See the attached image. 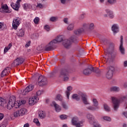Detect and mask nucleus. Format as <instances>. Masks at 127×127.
I'll list each match as a JSON object with an SVG mask.
<instances>
[{
	"label": "nucleus",
	"mask_w": 127,
	"mask_h": 127,
	"mask_svg": "<svg viewBox=\"0 0 127 127\" xmlns=\"http://www.w3.org/2000/svg\"><path fill=\"white\" fill-rule=\"evenodd\" d=\"M15 96H10L8 100L4 99L0 97V106L2 109H7V110H11L13 107L16 109L19 108L21 105H24L26 101L24 100H21L17 101V103H15Z\"/></svg>",
	"instance_id": "f257e3e1"
},
{
	"label": "nucleus",
	"mask_w": 127,
	"mask_h": 127,
	"mask_svg": "<svg viewBox=\"0 0 127 127\" xmlns=\"http://www.w3.org/2000/svg\"><path fill=\"white\" fill-rule=\"evenodd\" d=\"M111 100L113 104V109L115 112L118 111V109L120 107V103H123V102H126L127 101V95H122L117 98L115 97H111Z\"/></svg>",
	"instance_id": "f03ea898"
},
{
	"label": "nucleus",
	"mask_w": 127,
	"mask_h": 127,
	"mask_svg": "<svg viewBox=\"0 0 127 127\" xmlns=\"http://www.w3.org/2000/svg\"><path fill=\"white\" fill-rule=\"evenodd\" d=\"M80 97L81 98H80ZM72 100H76V101H79L80 100H82L84 105H90V103L88 102V98L87 95L82 92L77 94H73L71 96Z\"/></svg>",
	"instance_id": "7ed1b4c3"
},
{
	"label": "nucleus",
	"mask_w": 127,
	"mask_h": 127,
	"mask_svg": "<svg viewBox=\"0 0 127 127\" xmlns=\"http://www.w3.org/2000/svg\"><path fill=\"white\" fill-rule=\"evenodd\" d=\"M60 78H63L64 82H67L69 80V71L67 69L61 70L59 75Z\"/></svg>",
	"instance_id": "20e7f679"
},
{
	"label": "nucleus",
	"mask_w": 127,
	"mask_h": 127,
	"mask_svg": "<svg viewBox=\"0 0 127 127\" xmlns=\"http://www.w3.org/2000/svg\"><path fill=\"white\" fill-rule=\"evenodd\" d=\"M93 103V106H89L86 107L87 110L89 111H98V110H100V106H99V102L96 99H93L92 100Z\"/></svg>",
	"instance_id": "39448f33"
},
{
	"label": "nucleus",
	"mask_w": 127,
	"mask_h": 127,
	"mask_svg": "<svg viewBox=\"0 0 127 127\" xmlns=\"http://www.w3.org/2000/svg\"><path fill=\"white\" fill-rule=\"evenodd\" d=\"M107 72L106 74V77L108 80H111L114 76V72H115V67L113 66H109L107 67Z\"/></svg>",
	"instance_id": "423d86ee"
},
{
	"label": "nucleus",
	"mask_w": 127,
	"mask_h": 127,
	"mask_svg": "<svg viewBox=\"0 0 127 127\" xmlns=\"http://www.w3.org/2000/svg\"><path fill=\"white\" fill-rule=\"evenodd\" d=\"M38 82L39 86H45L47 85V78L42 75L39 76Z\"/></svg>",
	"instance_id": "0eeeda50"
},
{
	"label": "nucleus",
	"mask_w": 127,
	"mask_h": 127,
	"mask_svg": "<svg viewBox=\"0 0 127 127\" xmlns=\"http://www.w3.org/2000/svg\"><path fill=\"white\" fill-rule=\"evenodd\" d=\"M21 19L19 17H17L15 18V19H14L13 20V23H12V27L15 30H16L17 29V26L21 23V22L20 21Z\"/></svg>",
	"instance_id": "6e6552de"
},
{
	"label": "nucleus",
	"mask_w": 127,
	"mask_h": 127,
	"mask_svg": "<svg viewBox=\"0 0 127 127\" xmlns=\"http://www.w3.org/2000/svg\"><path fill=\"white\" fill-rule=\"evenodd\" d=\"M0 12L2 13H10L11 10L8 9V6L7 4L1 5V8H0Z\"/></svg>",
	"instance_id": "1a4fd4ad"
},
{
	"label": "nucleus",
	"mask_w": 127,
	"mask_h": 127,
	"mask_svg": "<svg viewBox=\"0 0 127 127\" xmlns=\"http://www.w3.org/2000/svg\"><path fill=\"white\" fill-rule=\"evenodd\" d=\"M34 88V86L32 85V84H30L23 90L22 92V95H23L24 96H25V95H27V94H28L29 92L32 91V90H33Z\"/></svg>",
	"instance_id": "9d476101"
},
{
	"label": "nucleus",
	"mask_w": 127,
	"mask_h": 127,
	"mask_svg": "<svg viewBox=\"0 0 127 127\" xmlns=\"http://www.w3.org/2000/svg\"><path fill=\"white\" fill-rule=\"evenodd\" d=\"M55 47V44L52 41L45 47V51H51V50L54 49Z\"/></svg>",
	"instance_id": "9b49d317"
},
{
	"label": "nucleus",
	"mask_w": 127,
	"mask_h": 127,
	"mask_svg": "<svg viewBox=\"0 0 127 127\" xmlns=\"http://www.w3.org/2000/svg\"><path fill=\"white\" fill-rule=\"evenodd\" d=\"M124 38H123V36H121V44L119 48V50L122 54V55H125V48H124Z\"/></svg>",
	"instance_id": "f8f14e48"
},
{
	"label": "nucleus",
	"mask_w": 127,
	"mask_h": 127,
	"mask_svg": "<svg viewBox=\"0 0 127 127\" xmlns=\"http://www.w3.org/2000/svg\"><path fill=\"white\" fill-rule=\"evenodd\" d=\"M71 44H72V43H71L70 40L65 39L63 41V45L65 48H66V49H68V48L71 47Z\"/></svg>",
	"instance_id": "ddd939ff"
},
{
	"label": "nucleus",
	"mask_w": 127,
	"mask_h": 127,
	"mask_svg": "<svg viewBox=\"0 0 127 127\" xmlns=\"http://www.w3.org/2000/svg\"><path fill=\"white\" fill-rule=\"evenodd\" d=\"M111 29L114 33V35H116V33H118L120 31V27H119V25L117 24H114L112 25Z\"/></svg>",
	"instance_id": "4468645a"
},
{
	"label": "nucleus",
	"mask_w": 127,
	"mask_h": 127,
	"mask_svg": "<svg viewBox=\"0 0 127 127\" xmlns=\"http://www.w3.org/2000/svg\"><path fill=\"white\" fill-rule=\"evenodd\" d=\"M23 62H24L23 58H18L14 61L13 63L14 65L18 66L19 65H21Z\"/></svg>",
	"instance_id": "2eb2a0df"
},
{
	"label": "nucleus",
	"mask_w": 127,
	"mask_h": 127,
	"mask_svg": "<svg viewBox=\"0 0 127 127\" xmlns=\"http://www.w3.org/2000/svg\"><path fill=\"white\" fill-rule=\"evenodd\" d=\"M72 124L73 126H76V127H82V126L81 124H82V122H80V123L77 122V118H73L71 120Z\"/></svg>",
	"instance_id": "dca6fc26"
},
{
	"label": "nucleus",
	"mask_w": 127,
	"mask_h": 127,
	"mask_svg": "<svg viewBox=\"0 0 127 127\" xmlns=\"http://www.w3.org/2000/svg\"><path fill=\"white\" fill-rule=\"evenodd\" d=\"M104 51L106 55L105 58L107 60L106 62H109L111 60V52L109 49L105 50Z\"/></svg>",
	"instance_id": "f3484780"
},
{
	"label": "nucleus",
	"mask_w": 127,
	"mask_h": 127,
	"mask_svg": "<svg viewBox=\"0 0 127 127\" xmlns=\"http://www.w3.org/2000/svg\"><path fill=\"white\" fill-rule=\"evenodd\" d=\"M38 100H39V97H37L36 96H34L32 98H29V105L32 106L33 105H34L35 103H36V101H38Z\"/></svg>",
	"instance_id": "a211bd4d"
},
{
	"label": "nucleus",
	"mask_w": 127,
	"mask_h": 127,
	"mask_svg": "<svg viewBox=\"0 0 127 127\" xmlns=\"http://www.w3.org/2000/svg\"><path fill=\"white\" fill-rule=\"evenodd\" d=\"M10 68L8 67H5L1 73V77H4L8 74V72H10Z\"/></svg>",
	"instance_id": "6ab92c4d"
},
{
	"label": "nucleus",
	"mask_w": 127,
	"mask_h": 127,
	"mask_svg": "<svg viewBox=\"0 0 127 127\" xmlns=\"http://www.w3.org/2000/svg\"><path fill=\"white\" fill-rule=\"evenodd\" d=\"M92 67L85 68L83 71V74L86 76H89L90 74H92Z\"/></svg>",
	"instance_id": "aec40b11"
},
{
	"label": "nucleus",
	"mask_w": 127,
	"mask_h": 127,
	"mask_svg": "<svg viewBox=\"0 0 127 127\" xmlns=\"http://www.w3.org/2000/svg\"><path fill=\"white\" fill-rule=\"evenodd\" d=\"M52 41H53L54 44H56V43H58V42H62V41H63V37L62 36H58L56 39H54Z\"/></svg>",
	"instance_id": "412c9836"
},
{
	"label": "nucleus",
	"mask_w": 127,
	"mask_h": 127,
	"mask_svg": "<svg viewBox=\"0 0 127 127\" xmlns=\"http://www.w3.org/2000/svg\"><path fill=\"white\" fill-rule=\"evenodd\" d=\"M52 104L55 108L56 111L57 113H59V112H60V111H61V107H60V106H59V105H58V104H56V102H55V101H53Z\"/></svg>",
	"instance_id": "4be33fe9"
},
{
	"label": "nucleus",
	"mask_w": 127,
	"mask_h": 127,
	"mask_svg": "<svg viewBox=\"0 0 127 127\" xmlns=\"http://www.w3.org/2000/svg\"><path fill=\"white\" fill-rule=\"evenodd\" d=\"M73 90V87L72 86H69L67 87V90L65 91V94L66 95V98L69 99V97L70 96V92Z\"/></svg>",
	"instance_id": "5701e85b"
},
{
	"label": "nucleus",
	"mask_w": 127,
	"mask_h": 127,
	"mask_svg": "<svg viewBox=\"0 0 127 127\" xmlns=\"http://www.w3.org/2000/svg\"><path fill=\"white\" fill-rule=\"evenodd\" d=\"M106 11L109 18H114V17H115V16L114 15V12H112V10H111L109 9H106Z\"/></svg>",
	"instance_id": "b1692460"
},
{
	"label": "nucleus",
	"mask_w": 127,
	"mask_h": 127,
	"mask_svg": "<svg viewBox=\"0 0 127 127\" xmlns=\"http://www.w3.org/2000/svg\"><path fill=\"white\" fill-rule=\"evenodd\" d=\"M24 29H20L18 31L17 33V35L19 37H23V36H24Z\"/></svg>",
	"instance_id": "393cba45"
},
{
	"label": "nucleus",
	"mask_w": 127,
	"mask_h": 127,
	"mask_svg": "<svg viewBox=\"0 0 127 127\" xmlns=\"http://www.w3.org/2000/svg\"><path fill=\"white\" fill-rule=\"evenodd\" d=\"M84 32V28H81L75 30L74 31V33L75 35H77L78 36L80 35L82 33V32Z\"/></svg>",
	"instance_id": "a878e982"
},
{
	"label": "nucleus",
	"mask_w": 127,
	"mask_h": 127,
	"mask_svg": "<svg viewBox=\"0 0 127 127\" xmlns=\"http://www.w3.org/2000/svg\"><path fill=\"white\" fill-rule=\"evenodd\" d=\"M87 118L88 120H89V123L90 124H92L93 123V122L95 119V117H94V116H93L91 114H88L87 115Z\"/></svg>",
	"instance_id": "bb28decb"
},
{
	"label": "nucleus",
	"mask_w": 127,
	"mask_h": 127,
	"mask_svg": "<svg viewBox=\"0 0 127 127\" xmlns=\"http://www.w3.org/2000/svg\"><path fill=\"white\" fill-rule=\"evenodd\" d=\"M38 114L40 119H45V117H46V113H45V112L41 111L39 112Z\"/></svg>",
	"instance_id": "cd10ccee"
},
{
	"label": "nucleus",
	"mask_w": 127,
	"mask_h": 127,
	"mask_svg": "<svg viewBox=\"0 0 127 127\" xmlns=\"http://www.w3.org/2000/svg\"><path fill=\"white\" fill-rule=\"evenodd\" d=\"M11 6L15 10L18 11V9H19V5L18 4L12 2L11 3Z\"/></svg>",
	"instance_id": "c85d7f7f"
},
{
	"label": "nucleus",
	"mask_w": 127,
	"mask_h": 127,
	"mask_svg": "<svg viewBox=\"0 0 127 127\" xmlns=\"http://www.w3.org/2000/svg\"><path fill=\"white\" fill-rule=\"evenodd\" d=\"M19 111L20 112V115L21 116H24L25 114L27 113V110H26L25 108H22Z\"/></svg>",
	"instance_id": "c756f323"
},
{
	"label": "nucleus",
	"mask_w": 127,
	"mask_h": 127,
	"mask_svg": "<svg viewBox=\"0 0 127 127\" xmlns=\"http://www.w3.org/2000/svg\"><path fill=\"white\" fill-rule=\"evenodd\" d=\"M111 92H120V87L114 86L110 88Z\"/></svg>",
	"instance_id": "7c9ffc66"
},
{
	"label": "nucleus",
	"mask_w": 127,
	"mask_h": 127,
	"mask_svg": "<svg viewBox=\"0 0 127 127\" xmlns=\"http://www.w3.org/2000/svg\"><path fill=\"white\" fill-rule=\"evenodd\" d=\"M70 40H71L72 42H74V43H78L79 42V40H78V38L72 36L70 38Z\"/></svg>",
	"instance_id": "2f4dec72"
},
{
	"label": "nucleus",
	"mask_w": 127,
	"mask_h": 127,
	"mask_svg": "<svg viewBox=\"0 0 127 127\" xmlns=\"http://www.w3.org/2000/svg\"><path fill=\"white\" fill-rule=\"evenodd\" d=\"M92 72H94V73H96V74H100L101 73V70L99 69V68H94L92 67Z\"/></svg>",
	"instance_id": "473e14b6"
},
{
	"label": "nucleus",
	"mask_w": 127,
	"mask_h": 127,
	"mask_svg": "<svg viewBox=\"0 0 127 127\" xmlns=\"http://www.w3.org/2000/svg\"><path fill=\"white\" fill-rule=\"evenodd\" d=\"M101 43H103V44L106 45L108 44V39L106 38H102L101 39Z\"/></svg>",
	"instance_id": "72a5a7b5"
},
{
	"label": "nucleus",
	"mask_w": 127,
	"mask_h": 127,
	"mask_svg": "<svg viewBox=\"0 0 127 127\" xmlns=\"http://www.w3.org/2000/svg\"><path fill=\"white\" fill-rule=\"evenodd\" d=\"M63 100V97H62V95L60 94H58L56 97V101H60L61 102H62Z\"/></svg>",
	"instance_id": "f704fd0d"
},
{
	"label": "nucleus",
	"mask_w": 127,
	"mask_h": 127,
	"mask_svg": "<svg viewBox=\"0 0 127 127\" xmlns=\"http://www.w3.org/2000/svg\"><path fill=\"white\" fill-rule=\"evenodd\" d=\"M114 48H115V44L111 43L109 47L107 49H109V52H111V51H113V50H114Z\"/></svg>",
	"instance_id": "c9c22d12"
},
{
	"label": "nucleus",
	"mask_w": 127,
	"mask_h": 127,
	"mask_svg": "<svg viewBox=\"0 0 127 127\" xmlns=\"http://www.w3.org/2000/svg\"><path fill=\"white\" fill-rule=\"evenodd\" d=\"M13 115H14V117H15V118H17L18 117H21V115H20V112L19 110H18V111L14 112Z\"/></svg>",
	"instance_id": "e433bc0d"
},
{
	"label": "nucleus",
	"mask_w": 127,
	"mask_h": 127,
	"mask_svg": "<svg viewBox=\"0 0 127 127\" xmlns=\"http://www.w3.org/2000/svg\"><path fill=\"white\" fill-rule=\"evenodd\" d=\"M94 28H95V25H94V23H92L89 24L88 29H89V30H93Z\"/></svg>",
	"instance_id": "4c0bfd02"
},
{
	"label": "nucleus",
	"mask_w": 127,
	"mask_h": 127,
	"mask_svg": "<svg viewBox=\"0 0 127 127\" xmlns=\"http://www.w3.org/2000/svg\"><path fill=\"white\" fill-rule=\"evenodd\" d=\"M74 29V24H70L67 27L68 30H73Z\"/></svg>",
	"instance_id": "58836bf2"
},
{
	"label": "nucleus",
	"mask_w": 127,
	"mask_h": 127,
	"mask_svg": "<svg viewBox=\"0 0 127 127\" xmlns=\"http://www.w3.org/2000/svg\"><path fill=\"white\" fill-rule=\"evenodd\" d=\"M104 108L106 112H110V107H109L108 105H107L106 104H104Z\"/></svg>",
	"instance_id": "ea45409f"
},
{
	"label": "nucleus",
	"mask_w": 127,
	"mask_h": 127,
	"mask_svg": "<svg viewBox=\"0 0 127 127\" xmlns=\"http://www.w3.org/2000/svg\"><path fill=\"white\" fill-rule=\"evenodd\" d=\"M107 2L110 3V4H114L117 2V0H108Z\"/></svg>",
	"instance_id": "a19ab883"
},
{
	"label": "nucleus",
	"mask_w": 127,
	"mask_h": 127,
	"mask_svg": "<svg viewBox=\"0 0 127 127\" xmlns=\"http://www.w3.org/2000/svg\"><path fill=\"white\" fill-rule=\"evenodd\" d=\"M62 106L65 110H68V106L65 102H63L62 103Z\"/></svg>",
	"instance_id": "79ce46f5"
},
{
	"label": "nucleus",
	"mask_w": 127,
	"mask_h": 127,
	"mask_svg": "<svg viewBox=\"0 0 127 127\" xmlns=\"http://www.w3.org/2000/svg\"><path fill=\"white\" fill-rule=\"evenodd\" d=\"M103 119V120H104V121H107V122H111V119L110 118V117H109L108 116H104Z\"/></svg>",
	"instance_id": "37998d69"
},
{
	"label": "nucleus",
	"mask_w": 127,
	"mask_h": 127,
	"mask_svg": "<svg viewBox=\"0 0 127 127\" xmlns=\"http://www.w3.org/2000/svg\"><path fill=\"white\" fill-rule=\"evenodd\" d=\"M60 118L61 120H66L67 118H68V116H67V115H61L60 116Z\"/></svg>",
	"instance_id": "c03bdc74"
},
{
	"label": "nucleus",
	"mask_w": 127,
	"mask_h": 127,
	"mask_svg": "<svg viewBox=\"0 0 127 127\" xmlns=\"http://www.w3.org/2000/svg\"><path fill=\"white\" fill-rule=\"evenodd\" d=\"M34 22L35 24H38L39 23V17H36L35 19H34Z\"/></svg>",
	"instance_id": "a18cd8bd"
},
{
	"label": "nucleus",
	"mask_w": 127,
	"mask_h": 127,
	"mask_svg": "<svg viewBox=\"0 0 127 127\" xmlns=\"http://www.w3.org/2000/svg\"><path fill=\"white\" fill-rule=\"evenodd\" d=\"M33 122L34 123H35V124H36L37 126H38V127L40 126V123H39V121H38L37 119H34Z\"/></svg>",
	"instance_id": "49530a36"
},
{
	"label": "nucleus",
	"mask_w": 127,
	"mask_h": 127,
	"mask_svg": "<svg viewBox=\"0 0 127 127\" xmlns=\"http://www.w3.org/2000/svg\"><path fill=\"white\" fill-rule=\"evenodd\" d=\"M42 93H43V91L39 90L36 92V95H35V96H36L37 98H38V96H40V95H41Z\"/></svg>",
	"instance_id": "de8ad7c7"
},
{
	"label": "nucleus",
	"mask_w": 127,
	"mask_h": 127,
	"mask_svg": "<svg viewBox=\"0 0 127 127\" xmlns=\"http://www.w3.org/2000/svg\"><path fill=\"white\" fill-rule=\"evenodd\" d=\"M83 27L84 29H88L89 28V24L88 23H84L83 24Z\"/></svg>",
	"instance_id": "09e8293b"
},
{
	"label": "nucleus",
	"mask_w": 127,
	"mask_h": 127,
	"mask_svg": "<svg viewBox=\"0 0 127 127\" xmlns=\"http://www.w3.org/2000/svg\"><path fill=\"white\" fill-rule=\"evenodd\" d=\"M45 29L47 30V31H50V26H49L48 25H46L45 26Z\"/></svg>",
	"instance_id": "8fccbe9b"
},
{
	"label": "nucleus",
	"mask_w": 127,
	"mask_h": 127,
	"mask_svg": "<svg viewBox=\"0 0 127 127\" xmlns=\"http://www.w3.org/2000/svg\"><path fill=\"white\" fill-rule=\"evenodd\" d=\"M56 74V73L55 72H51L49 75L50 78H52L53 77H54Z\"/></svg>",
	"instance_id": "3c124183"
},
{
	"label": "nucleus",
	"mask_w": 127,
	"mask_h": 127,
	"mask_svg": "<svg viewBox=\"0 0 127 127\" xmlns=\"http://www.w3.org/2000/svg\"><path fill=\"white\" fill-rule=\"evenodd\" d=\"M50 20L52 22L56 21V18L55 16L51 17Z\"/></svg>",
	"instance_id": "603ef678"
},
{
	"label": "nucleus",
	"mask_w": 127,
	"mask_h": 127,
	"mask_svg": "<svg viewBox=\"0 0 127 127\" xmlns=\"http://www.w3.org/2000/svg\"><path fill=\"white\" fill-rule=\"evenodd\" d=\"M3 118H4V114L3 113H0V121H1Z\"/></svg>",
	"instance_id": "864d4df0"
},
{
	"label": "nucleus",
	"mask_w": 127,
	"mask_h": 127,
	"mask_svg": "<svg viewBox=\"0 0 127 127\" xmlns=\"http://www.w3.org/2000/svg\"><path fill=\"white\" fill-rule=\"evenodd\" d=\"M37 7H39L40 8H43V5L41 3H38Z\"/></svg>",
	"instance_id": "5fc2aeb1"
},
{
	"label": "nucleus",
	"mask_w": 127,
	"mask_h": 127,
	"mask_svg": "<svg viewBox=\"0 0 127 127\" xmlns=\"http://www.w3.org/2000/svg\"><path fill=\"white\" fill-rule=\"evenodd\" d=\"M30 43H31V41H29L28 43H27L25 45V47L27 48V47H29L30 46Z\"/></svg>",
	"instance_id": "6e6d98bb"
},
{
	"label": "nucleus",
	"mask_w": 127,
	"mask_h": 127,
	"mask_svg": "<svg viewBox=\"0 0 127 127\" xmlns=\"http://www.w3.org/2000/svg\"><path fill=\"white\" fill-rule=\"evenodd\" d=\"M85 17V14H82L79 16V19H84Z\"/></svg>",
	"instance_id": "4d7b16f0"
},
{
	"label": "nucleus",
	"mask_w": 127,
	"mask_h": 127,
	"mask_svg": "<svg viewBox=\"0 0 127 127\" xmlns=\"http://www.w3.org/2000/svg\"><path fill=\"white\" fill-rule=\"evenodd\" d=\"M8 50H9L8 47H6L4 49V53H6Z\"/></svg>",
	"instance_id": "13d9d810"
},
{
	"label": "nucleus",
	"mask_w": 127,
	"mask_h": 127,
	"mask_svg": "<svg viewBox=\"0 0 127 127\" xmlns=\"http://www.w3.org/2000/svg\"><path fill=\"white\" fill-rule=\"evenodd\" d=\"M64 23L68 24V18H64Z\"/></svg>",
	"instance_id": "bf43d9fd"
},
{
	"label": "nucleus",
	"mask_w": 127,
	"mask_h": 127,
	"mask_svg": "<svg viewBox=\"0 0 127 127\" xmlns=\"http://www.w3.org/2000/svg\"><path fill=\"white\" fill-rule=\"evenodd\" d=\"M61 2L63 4H65L66 3V0H61Z\"/></svg>",
	"instance_id": "052dcab7"
},
{
	"label": "nucleus",
	"mask_w": 127,
	"mask_h": 127,
	"mask_svg": "<svg viewBox=\"0 0 127 127\" xmlns=\"http://www.w3.org/2000/svg\"><path fill=\"white\" fill-rule=\"evenodd\" d=\"M28 8H32V5L30 4H27V5Z\"/></svg>",
	"instance_id": "680f3d73"
},
{
	"label": "nucleus",
	"mask_w": 127,
	"mask_h": 127,
	"mask_svg": "<svg viewBox=\"0 0 127 127\" xmlns=\"http://www.w3.org/2000/svg\"><path fill=\"white\" fill-rule=\"evenodd\" d=\"M24 9H27L28 7H27V3H25L24 4L23 6Z\"/></svg>",
	"instance_id": "e2e57ef3"
},
{
	"label": "nucleus",
	"mask_w": 127,
	"mask_h": 127,
	"mask_svg": "<svg viewBox=\"0 0 127 127\" xmlns=\"http://www.w3.org/2000/svg\"><path fill=\"white\" fill-rule=\"evenodd\" d=\"M124 67H127V61H126L124 63Z\"/></svg>",
	"instance_id": "0e129e2a"
},
{
	"label": "nucleus",
	"mask_w": 127,
	"mask_h": 127,
	"mask_svg": "<svg viewBox=\"0 0 127 127\" xmlns=\"http://www.w3.org/2000/svg\"><path fill=\"white\" fill-rule=\"evenodd\" d=\"M11 46H12V45L11 44V43H10L9 44L8 47H8V49H10V48H11Z\"/></svg>",
	"instance_id": "69168bd1"
},
{
	"label": "nucleus",
	"mask_w": 127,
	"mask_h": 127,
	"mask_svg": "<svg viewBox=\"0 0 127 127\" xmlns=\"http://www.w3.org/2000/svg\"><path fill=\"white\" fill-rule=\"evenodd\" d=\"M24 127H29V124L28 123H26L24 125Z\"/></svg>",
	"instance_id": "338daca9"
},
{
	"label": "nucleus",
	"mask_w": 127,
	"mask_h": 127,
	"mask_svg": "<svg viewBox=\"0 0 127 127\" xmlns=\"http://www.w3.org/2000/svg\"><path fill=\"white\" fill-rule=\"evenodd\" d=\"M123 115L126 117V118H127V112H124Z\"/></svg>",
	"instance_id": "774afa93"
}]
</instances>
